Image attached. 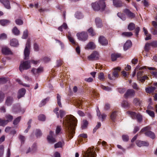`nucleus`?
<instances>
[{
    "instance_id": "nucleus-1",
    "label": "nucleus",
    "mask_w": 157,
    "mask_h": 157,
    "mask_svg": "<svg viewBox=\"0 0 157 157\" xmlns=\"http://www.w3.org/2000/svg\"><path fill=\"white\" fill-rule=\"evenodd\" d=\"M77 120L73 115H67L63 119V123L68 136L72 138L75 134V127L77 125Z\"/></svg>"
},
{
    "instance_id": "nucleus-2",
    "label": "nucleus",
    "mask_w": 157,
    "mask_h": 157,
    "mask_svg": "<svg viewBox=\"0 0 157 157\" xmlns=\"http://www.w3.org/2000/svg\"><path fill=\"white\" fill-rule=\"evenodd\" d=\"M92 7L94 10L101 12L104 11L106 7L105 2L103 0H100L98 2L93 3L91 4Z\"/></svg>"
},
{
    "instance_id": "nucleus-3",
    "label": "nucleus",
    "mask_w": 157,
    "mask_h": 157,
    "mask_svg": "<svg viewBox=\"0 0 157 157\" xmlns=\"http://www.w3.org/2000/svg\"><path fill=\"white\" fill-rule=\"evenodd\" d=\"M151 127L150 126H147L143 128L140 132L142 133L145 132L144 134L146 136L154 139L155 137V135L154 132L151 131Z\"/></svg>"
},
{
    "instance_id": "nucleus-4",
    "label": "nucleus",
    "mask_w": 157,
    "mask_h": 157,
    "mask_svg": "<svg viewBox=\"0 0 157 157\" xmlns=\"http://www.w3.org/2000/svg\"><path fill=\"white\" fill-rule=\"evenodd\" d=\"M31 40L29 38L27 40L25 48L24 50V59H28L29 58L30 53Z\"/></svg>"
},
{
    "instance_id": "nucleus-5",
    "label": "nucleus",
    "mask_w": 157,
    "mask_h": 157,
    "mask_svg": "<svg viewBox=\"0 0 157 157\" xmlns=\"http://www.w3.org/2000/svg\"><path fill=\"white\" fill-rule=\"evenodd\" d=\"M95 150L93 148L89 147L86 151L84 152L83 157H95L96 154Z\"/></svg>"
},
{
    "instance_id": "nucleus-6",
    "label": "nucleus",
    "mask_w": 157,
    "mask_h": 157,
    "mask_svg": "<svg viewBox=\"0 0 157 157\" xmlns=\"http://www.w3.org/2000/svg\"><path fill=\"white\" fill-rule=\"evenodd\" d=\"M31 67L30 60L23 61L21 62L20 65L19 69L21 72L24 70H27Z\"/></svg>"
},
{
    "instance_id": "nucleus-7",
    "label": "nucleus",
    "mask_w": 157,
    "mask_h": 157,
    "mask_svg": "<svg viewBox=\"0 0 157 157\" xmlns=\"http://www.w3.org/2000/svg\"><path fill=\"white\" fill-rule=\"evenodd\" d=\"M78 39L82 41H85L88 37L87 33L86 32H82L81 33H78L77 34Z\"/></svg>"
},
{
    "instance_id": "nucleus-8",
    "label": "nucleus",
    "mask_w": 157,
    "mask_h": 157,
    "mask_svg": "<svg viewBox=\"0 0 157 157\" xmlns=\"http://www.w3.org/2000/svg\"><path fill=\"white\" fill-rule=\"evenodd\" d=\"M54 135V132L50 131L49 133V135L48 136L47 139L48 142L51 144H53L56 142L55 138L53 137Z\"/></svg>"
},
{
    "instance_id": "nucleus-9",
    "label": "nucleus",
    "mask_w": 157,
    "mask_h": 157,
    "mask_svg": "<svg viewBox=\"0 0 157 157\" xmlns=\"http://www.w3.org/2000/svg\"><path fill=\"white\" fill-rule=\"evenodd\" d=\"M99 54L96 51H94L88 57V59L91 61H94L99 59Z\"/></svg>"
},
{
    "instance_id": "nucleus-10",
    "label": "nucleus",
    "mask_w": 157,
    "mask_h": 157,
    "mask_svg": "<svg viewBox=\"0 0 157 157\" xmlns=\"http://www.w3.org/2000/svg\"><path fill=\"white\" fill-rule=\"evenodd\" d=\"M135 94V91L132 89H129L124 94V97L125 98L128 97H133L134 96Z\"/></svg>"
},
{
    "instance_id": "nucleus-11",
    "label": "nucleus",
    "mask_w": 157,
    "mask_h": 157,
    "mask_svg": "<svg viewBox=\"0 0 157 157\" xmlns=\"http://www.w3.org/2000/svg\"><path fill=\"white\" fill-rule=\"evenodd\" d=\"M12 111L16 113H20L21 111V109L19 104L17 103L13 105Z\"/></svg>"
},
{
    "instance_id": "nucleus-12",
    "label": "nucleus",
    "mask_w": 157,
    "mask_h": 157,
    "mask_svg": "<svg viewBox=\"0 0 157 157\" xmlns=\"http://www.w3.org/2000/svg\"><path fill=\"white\" fill-rule=\"evenodd\" d=\"M99 43L102 45L106 46L108 44L107 40L104 36H101L98 39Z\"/></svg>"
},
{
    "instance_id": "nucleus-13",
    "label": "nucleus",
    "mask_w": 157,
    "mask_h": 157,
    "mask_svg": "<svg viewBox=\"0 0 157 157\" xmlns=\"http://www.w3.org/2000/svg\"><path fill=\"white\" fill-rule=\"evenodd\" d=\"M136 144L139 147L148 146L149 145L147 142L140 140H137L136 142Z\"/></svg>"
},
{
    "instance_id": "nucleus-14",
    "label": "nucleus",
    "mask_w": 157,
    "mask_h": 157,
    "mask_svg": "<svg viewBox=\"0 0 157 157\" xmlns=\"http://www.w3.org/2000/svg\"><path fill=\"white\" fill-rule=\"evenodd\" d=\"M0 2L2 3L4 7L7 9H10L11 8L10 1L9 0H0Z\"/></svg>"
},
{
    "instance_id": "nucleus-15",
    "label": "nucleus",
    "mask_w": 157,
    "mask_h": 157,
    "mask_svg": "<svg viewBox=\"0 0 157 157\" xmlns=\"http://www.w3.org/2000/svg\"><path fill=\"white\" fill-rule=\"evenodd\" d=\"M2 52L3 54L5 55H9L12 54V52L10 49L7 47L2 48Z\"/></svg>"
},
{
    "instance_id": "nucleus-16",
    "label": "nucleus",
    "mask_w": 157,
    "mask_h": 157,
    "mask_svg": "<svg viewBox=\"0 0 157 157\" xmlns=\"http://www.w3.org/2000/svg\"><path fill=\"white\" fill-rule=\"evenodd\" d=\"M43 71V68L42 67H40L37 69L33 68L31 71V72L35 75H36V74L40 73Z\"/></svg>"
},
{
    "instance_id": "nucleus-17",
    "label": "nucleus",
    "mask_w": 157,
    "mask_h": 157,
    "mask_svg": "<svg viewBox=\"0 0 157 157\" xmlns=\"http://www.w3.org/2000/svg\"><path fill=\"white\" fill-rule=\"evenodd\" d=\"M96 47V45L93 42H90L85 47L86 49L93 50Z\"/></svg>"
},
{
    "instance_id": "nucleus-18",
    "label": "nucleus",
    "mask_w": 157,
    "mask_h": 157,
    "mask_svg": "<svg viewBox=\"0 0 157 157\" xmlns=\"http://www.w3.org/2000/svg\"><path fill=\"white\" fill-rule=\"evenodd\" d=\"M37 149V145L36 144H33L31 148L29 147V149L26 152V153H28L29 152L32 153L35 152Z\"/></svg>"
},
{
    "instance_id": "nucleus-19",
    "label": "nucleus",
    "mask_w": 157,
    "mask_h": 157,
    "mask_svg": "<svg viewBox=\"0 0 157 157\" xmlns=\"http://www.w3.org/2000/svg\"><path fill=\"white\" fill-rule=\"evenodd\" d=\"M13 99L12 97L8 96L7 97L5 101L6 104L7 106H10L13 103Z\"/></svg>"
},
{
    "instance_id": "nucleus-20",
    "label": "nucleus",
    "mask_w": 157,
    "mask_h": 157,
    "mask_svg": "<svg viewBox=\"0 0 157 157\" xmlns=\"http://www.w3.org/2000/svg\"><path fill=\"white\" fill-rule=\"evenodd\" d=\"M132 43L130 40H127L124 44L123 46L124 50L126 51L130 48L132 46Z\"/></svg>"
},
{
    "instance_id": "nucleus-21",
    "label": "nucleus",
    "mask_w": 157,
    "mask_h": 157,
    "mask_svg": "<svg viewBox=\"0 0 157 157\" xmlns=\"http://www.w3.org/2000/svg\"><path fill=\"white\" fill-rule=\"evenodd\" d=\"M26 90L24 88H22L20 89L18 92L17 98L20 99L24 96L25 94Z\"/></svg>"
},
{
    "instance_id": "nucleus-22",
    "label": "nucleus",
    "mask_w": 157,
    "mask_h": 157,
    "mask_svg": "<svg viewBox=\"0 0 157 157\" xmlns=\"http://www.w3.org/2000/svg\"><path fill=\"white\" fill-rule=\"evenodd\" d=\"M113 5L116 7L122 6V3L121 0H113Z\"/></svg>"
},
{
    "instance_id": "nucleus-23",
    "label": "nucleus",
    "mask_w": 157,
    "mask_h": 157,
    "mask_svg": "<svg viewBox=\"0 0 157 157\" xmlns=\"http://www.w3.org/2000/svg\"><path fill=\"white\" fill-rule=\"evenodd\" d=\"M5 117L6 120H5V121L6 124L9 122L12 121L13 118V116L10 114H6Z\"/></svg>"
},
{
    "instance_id": "nucleus-24",
    "label": "nucleus",
    "mask_w": 157,
    "mask_h": 157,
    "mask_svg": "<svg viewBox=\"0 0 157 157\" xmlns=\"http://www.w3.org/2000/svg\"><path fill=\"white\" fill-rule=\"evenodd\" d=\"M124 12L129 17L132 18L134 17V14L128 9H124Z\"/></svg>"
},
{
    "instance_id": "nucleus-25",
    "label": "nucleus",
    "mask_w": 157,
    "mask_h": 157,
    "mask_svg": "<svg viewBox=\"0 0 157 157\" xmlns=\"http://www.w3.org/2000/svg\"><path fill=\"white\" fill-rule=\"evenodd\" d=\"M117 116V112L116 111H113L110 115V119L113 121L115 122Z\"/></svg>"
},
{
    "instance_id": "nucleus-26",
    "label": "nucleus",
    "mask_w": 157,
    "mask_h": 157,
    "mask_svg": "<svg viewBox=\"0 0 157 157\" xmlns=\"http://www.w3.org/2000/svg\"><path fill=\"white\" fill-rule=\"evenodd\" d=\"M95 21L96 25L98 28H101L102 26V21L100 18L99 17L96 18Z\"/></svg>"
},
{
    "instance_id": "nucleus-27",
    "label": "nucleus",
    "mask_w": 157,
    "mask_h": 157,
    "mask_svg": "<svg viewBox=\"0 0 157 157\" xmlns=\"http://www.w3.org/2000/svg\"><path fill=\"white\" fill-rule=\"evenodd\" d=\"M11 46L13 47H17L18 45V42L17 39L14 38L11 40L10 42Z\"/></svg>"
},
{
    "instance_id": "nucleus-28",
    "label": "nucleus",
    "mask_w": 157,
    "mask_h": 157,
    "mask_svg": "<svg viewBox=\"0 0 157 157\" xmlns=\"http://www.w3.org/2000/svg\"><path fill=\"white\" fill-rule=\"evenodd\" d=\"M156 89V88L154 86H149L146 88L145 91L147 93L150 94L153 92Z\"/></svg>"
},
{
    "instance_id": "nucleus-29",
    "label": "nucleus",
    "mask_w": 157,
    "mask_h": 157,
    "mask_svg": "<svg viewBox=\"0 0 157 157\" xmlns=\"http://www.w3.org/2000/svg\"><path fill=\"white\" fill-rule=\"evenodd\" d=\"M121 55L120 53H113L111 55V59L112 61H115L117 58L120 57Z\"/></svg>"
},
{
    "instance_id": "nucleus-30",
    "label": "nucleus",
    "mask_w": 157,
    "mask_h": 157,
    "mask_svg": "<svg viewBox=\"0 0 157 157\" xmlns=\"http://www.w3.org/2000/svg\"><path fill=\"white\" fill-rule=\"evenodd\" d=\"M10 21L7 19H2L0 20V24L3 26H5L9 24Z\"/></svg>"
},
{
    "instance_id": "nucleus-31",
    "label": "nucleus",
    "mask_w": 157,
    "mask_h": 157,
    "mask_svg": "<svg viewBox=\"0 0 157 157\" xmlns=\"http://www.w3.org/2000/svg\"><path fill=\"white\" fill-rule=\"evenodd\" d=\"M122 107L124 109H128L130 107V104L126 101L124 100L121 104Z\"/></svg>"
},
{
    "instance_id": "nucleus-32",
    "label": "nucleus",
    "mask_w": 157,
    "mask_h": 157,
    "mask_svg": "<svg viewBox=\"0 0 157 157\" xmlns=\"http://www.w3.org/2000/svg\"><path fill=\"white\" fill-rule=\"evenodd\" d=\"M50 100V97H48L42 100L39 105L40 107H41L44 105L47 102H48Z\"/></svg>"
},
{
    "instance_id": "nucleus-33",
    "label": "nucleus",
    "mask_w": 157,
    "mask_h": 157,
    "mask_svg": "<svg viewBox=\"0 0 157 157\" xmlns=\"http://www.w3.org/2000/svg\"><path fill=\"white\" fill-rule=\"evenodd\" d=\"M127 113H128L129 115H130V117L133 119H136V116L137 114H136V113L134 112H131L130 111H128L127 112Z\"/></svg>"
},
{
    "instance_id": "nucleus-34",
    "label": "nucleus",
    "mask_w": 157,
    "mask_h": 157,
    "mask_svg": "<svg viewBox=\"0 0 157 157\" xmlns=\"http://www.w3.org/2000/svg\"><path fill=\"white\" fill-rule=\"evenodd\" d=\"M133 103L136 105L140 106L141 105V101L139 99L135 98L133 99Z\"/></svg>"
},
{
    "instance_id": "nucleus-35",
    "label": "nucleus",
    "mask_w": 157,
    "mask_h": 157,
    "mask_svg": "<svg viewBox=\"0 0 157 157\" xmlns=\"http://www.w3.org/2000/svg\"><path fill=\"white\" fill-rule=\"evenodd\" d=\"M12 32L14 35L18 36L20 34V31L16 27H14L12 29Z\"/></svg>"
},
{
    "instance_id": "nucleus-36",
    "label": "nucleus",
    "mask_w": 157,
    "mask_h": 157,
    "mask_svg": "<svg viewBox=\"0 0 157 157\" xmlns=\"http://www.w3.org/2000/svg\"><path fill=\"white\" fill-rule=\"evenodd\" d=\"M135 28V24L132 22L129 23L128 26V29L129 31L133 30Z\"/></svg>"
},
{
    "instance_id": "nucleus-37",
    "label": "nucleus",
    "mask_w": 157,
    "mask_h": 157,
    "mask_svg": "<svg viewBox=\"0 0 157 157\" xmlns=\"http://www.w3.org/2000/svg\"><path fill=\"white\" fill-rule=\"evenodd\" d=\"M61 96L59 94H57V104L60 107H62V105L61 102Z\"/></svg>"
},
{
    "instance_id": "nucleus-38",
    "label": "nucleus",
    "mask_w": 157,
    "mask_h": 157,
    "mask_svg": "<svg viewBox=\"0 0 157 157\" xmlns=\"http://www.w3.org/2000/svg\"><path fill=\"white\" fill-rule=\"evenodd\" d=\"M117 16L123 21H125L126 17L125 14L118 13H117Z\"/></svg>"
},
{
    "instance_id": "nucleus-39",
    "label": "nucleus",
    "mask_w": 157,
    "mask_h": 157,
    "mask_svg": "<svg viewBox=\"0 0 157 157\" xmlns=\"http://www.w3.org/2000/svg\"><path fill=\"white\" fill-rule=\"evenodd\" d=\"M133 35L131 32H124L122 33V35L124 36L129 37Z\"/></svg>"
},
{
    "instance_id": "nucleus-40",
    "label": "nucleus",
    "mask_w": 157,
    "mask_h": 157,
    "mask_svg": "<svg viewBox=\"0 0 157 157\" xmlns=\"http://www.w3.org/2000/svg\"><path fill=\"white\" fill-rule=\"evenodd\" d=\"M148 78L147 76L144 75L143 76H140L138 77L137 78L138 80L140 81L141 82H144L145 80Z\"/></svg>"
},
{
    "instance_id": "nucleus-41",
    "label": "nucleus",
    "mask_w": 157,
    "mask_h": 157,
    "mask_svg": "<svg viewBox=\"0 0 157 157\" xmlns=\"http://www.w3.org/2000/svg\"><path fill=\"white\" fill-rule=\"evenodd\" d=\"M100 87L102 89L106 91H110L112 90V89L110 87L108 86H105L102 84L101 85Z\"/></svg>"
},
{
    "instance_id": "nucleus-42",
    "label": "nucleus",
    "mask_w": 157,
    "mask_h": 157,
    "mask_svg": "<svg viewBox=\"0 0 157 157\" xmlns=\"http://www.w3.org/2000/svg\"><path fill=\"white\" fill-rule=\"evenodd\" d=\"M146 112L151 117L153 118L155 117V113L153 111L149 110H146Z\"/></svg>"
},
{
    "instance_id": "nucleus-43",
    "label": "nucleus",
    "mask_w": 157,
    "mask_h": 157,
    "mask_svg": "<svg viewBox=\"0 0 157 157\" xmlns=\"http://www.w3.org/2000/svg\"><path fill=\"white\" fill-rule=\"evenodd\" d=\"M28 32L27 29L25 30L23 32V35L22 36V39H26L28 36Z\"/></svg>"
},
{
    "instance_id": "nucleus-44",
    "label": "nucleus",
    "mask_w": 157,
    "mask_h": 157,
    "mask_svg": "<svg viewBox=\"0 0 157 157\" xmlns=\"http://www.w3.org/2000/svg\"><path fill=\"white\" fill-rule=\"evenodd\" d=\"M21 117L19 116L16 118L13 121V124L14 125H17L20 121Z\"/></svg>"
},
{
    "instance_id": "nucleus-45",
    "label": "nucleus",
    "mask_w": 157,
    "mask_h": 157,
    "mask_svg": "<svg viewBox=\"0 0 157 157\" xmlns=\"http://www.w3.org/2000/svg\"><path fill=\"white\" fill-rule=\"evenodd\" d=\"M150 30L151 33L154 35H157V28H151Z\"/></svg>"
},
{
    "instance_id": "nucleus-46",
    "label": "nucleus",
    "mask_w": 157,
    "mask_h": 157,
    "mask_svg": "<svg viewBox=\"0 0 157 157\" xmlns=\"http://www.w3.org/2000/svg\"><path fill=\"white\" fill-rule=\"evenodd\" d=\"M75 17L78 19H81L83 18V16L81 13H76L75 14Z\"/></svg>"
},
{
    "instance_id": "nucleus-47",
    "label": "nucleus",
    "mask_w": 157,
    "mask_h": 157,
    "mask_svg": "<svg viewBox=\"0 0 157 157\" xmlns=\"http://www.w3.org/2000/svg\"><path fill=\"white\" fill-rule=\"evenodd\" d=\"M45 117L44 115L40 114L38 117V119L40 121H44L45 120Z\"/></svg>"
},
{
    "instance_id": "nucleus-48",
    "label": "nucleus",
    "mask_w": 157,
    "mask_h": 157,
    "mask_svg": "<svg viewBox=\"0 0 157 157\" xmlns=\"http://www.w3.org/2000/svg\"><path fill=\"white\" fill-rule=\"evenodd\" d=\"M88 124V122L86 120H84L83 121V123L81 127L82 129L86 128Z\"/></svg>"
},
{
    "instance_id": "nucleus-49",
    "label": "nucleus",
    "mask_w": 157,
    "mask_h": 157,
    "mask_svg": "<svg viewBox=\"0 0 157 157\" xmlns=\"http://www.w3.org/2000/svg\"><path fill=\"white\" fill-rule=\"evenodd\" d=\"M151 46V42L150 43H147L145 44L144 47V49L146 52H148L150 50V47Z\"/></svg>"
},
{
    "instance_id": "nucleus-50",
    "label": "nucleus",
    "mask_w": 157,
    "mask_h": 157,
    "mask_svg": "<svg viewBox=\"0 0 157 157\" xmlns=\"http://www.w3.org/2000/svg\"><path fill=\"white\" fill-rule=\"evenodd\" d=\"M42 134L41 132L40 129H37L36 130L35 135L37 137L40 136L42 135Z\"/></svg>"
},
{
    "instance_id": "nucleus-51",
    "label": "nucleus",
    "mask_w": 157,
    "mask_h": 157,
    "mask_svg": "<svg viewBox=\"0 0 157 157\" xmlns=\"http://www.w3.org/2000/svg\"><path fill=\"white\" fill-rule=\"evenodd\" d=\"M4 152V147L2 145L0 146V157H2Z\"/></svg>"
},
{
    "instance_id": "nucleus-52",
    "label": "nucleus",
    "mask_w": 157,
    "mask_h": 157,
    "mask_svg": "<svg viewBox=\"0 0 157 157\" xmlns=\"http://www.w3.org/2000/svg\"><path fill=\"white\" fill-rule=\"evenodd\" d=\"M122 138L123 141L124 142H127L129 140V136L126 135H123Z\"/></svg>"
},
{
    "instance_id": "nucleus-53",
    "label": "nucleus",
    "mask_w": 157,
    "mask_h": 157,
    "mask_svg": "<svg viewBox=\"0 0 157 157\" xmlns=\"http://www.w3.org/2000/svg\"><path fill=\"white\" fill-rule=\"evenodd\" d=\"M4 97V94L2 91H0V103L3 101Z\"/></svg>"
},
{
    "instance_id": "nucleus-54",
    "label": "nucleus",
    "mask_w": 157,
    "mask_h": 157,
    "mask_svg": "<svg viewBox=\"0 0 157 157\" xmlns=\"http://www.w3.org/2000/svg\"><path fill=\"white\" fill-rule=\"evenodd\" d=\"M101 126V123L100 122L98 123L96 125L95 127L94 128L93 130V133H95L96 130L99 128Z\"/></svg>"
},
{
    "instance_id": "nucleus-55",
    "label": "nucleus",
    "mask_w": 157,
    "mask_h": 157,
    "mask_svg": "<svg viewBox=\"0 0 157 157\" xmlns=\"http://www.w3.org/2000/svg\"><path fill=\"white\" fill-rule=\"evenodd\" d=\"M67 37L68 38V39L73 44H75V42L74 41V39L71 36V35L69 34L68 36Z\"/></svg>"
},
{
    "instance_id": "nucleus-56",
    "label": "nucleus",
    "mask_w": 157,
    "mask_h": 157,
    "mask_svg": "<svg viewBox=\"0 0 157 157\" xmlns=\"http://www.w3.org/2000/svg\"><path fill=\"white\" fill-rule=\"evenodd\" d=\"M104 74L102 72L100 73L98 77V78L101 81H103L104 78Z\"/></svg>"
},
{
    "instance_id": "nucleus-57",
    "label": "nucleus",
    "mask_w": 157,
    "mask_h": 157,
    "mask_svg": "<svg viewBox=\"0 0 157 157\" xmlns=\"http://www.w3.org/2000/svg\"><path fill=\"white\" fill-rule=\"evenodd\" d=\"M15 22L16 24L18 25H22L23 23V21L20 19H17L15 20Z\"/></svg>"
},
{
    "instance_id": "nucleus-58",
    "label": "nucleus",
    "mask_w": 157,
    "mask_h": 157,
    "mask_svg": "<svg viewBox=\"0 0 157 157\" xmlns=\"http://www.w3.org/2000/svg\"><path fill=\"white\" fill-rule=\"evenodd\" d=\"M88 31L91 36H94L95 35V33L92 28H90Z\"/></svg>"
},
{
    "instance_id": "nucleus-59",
    "label": "nucleus",
    "mask_w": 157,
    "mask_h": 157,
    "mask_svg": "<svg viewBox=\"0 0 157 157\" xmlns=\"http://www.w3.org/2000/svg\"><path fill=\"white\" fill-rule=\"evenodd\" d=\"M62 146V143L60 141L59 142L54 145V147L55 148L61 147Z\"/></svg>"
},
{
    "instance_id": "nucleus-60",
    "label": "nucleus",
    "mask_w": 157,
    "mask_h": 157,
    "mask_svg": "<svg viewBox=\"0 0 157 157\" xmlns=\"http://www.w3.org/2000/svg\"><path fill=\"white\" fill-rule=\"evenodd\" d=\"M151 46L154 48H157V41H153L151 42Z\"/></svg>"
},
{
    "instance_id": "nucleus-61",
    "label": "nucleus",
    "mask_w": 157,
    "mask_h": 157,
    "mask_svg": "<svg viewBox=\"0 0 157 157\" xmlns=\"http://www.w3.org/2000/svg\"><path fill=\"white\" fill-rule=\"evenodd\" d=\"M19 139L20 140L21 144H23L25 140V137L22 135H20L19 137Z\"/></svg>"
},
{
    "instance_id": "nucleus-62",
    "label": "nucleus",
    "mask_w": 157,
    "mask_h": 157,
    "mask_svg": "<svg viewBox=\"0 0 157 157\" xmlns=\"http://www.w3.org/2000/svg\"><path fill=\"white\" fill-rule=\"evenodd\" d=\"M59 116L61 118H63L65 114V112L62 110H60L59 111Z\"/></svg>"
},
{
    "instance_id": "nucleus-63",
    "label": "nucleus",
    "mask_w": 157,
    "mask_h": 157,
    "mask_svg": "<svg viewBox=\"0 0 157 157\" xmlns=\"http://www.w3.org/2000/svg\"><path fill=\"white\" fill-rule=\"evenodd\" d=\"M61 130V126L58 125L57 126L56 129V134H58L60 133V132Z\"/></svg>"
},
{
    "instance_id": "nucleus-64",
    "label": "nucleus",
    "mask_w": 157,
    "mask_h": 157,
    "mask_svg": "<svg viewBox=\"0 0 157 157\" xmlns=\"http://www.w3.org/2000/svg\"><path fill=\"white\" fill-rule=\"evenodd\" d=\"M63 63L62 61L60 59H57L56 61V66L57 67L60 66Z\"/></svg>"
}]
</instances>
